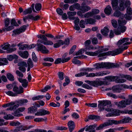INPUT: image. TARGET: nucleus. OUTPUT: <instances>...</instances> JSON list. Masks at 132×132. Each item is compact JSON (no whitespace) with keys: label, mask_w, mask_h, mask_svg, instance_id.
<instances>
[{"label":"nucleus","mask_w":132,"mask_h":132,"mask_svg":"<svg viewBox=\"0 0 132 132\" xmlns=\"http://www.w3.org/2000/svg\"><path fill=\"white\" fill-rule=\"evenodd\" d=\"M94 67H95V69H99L106 68H117L119 67V65L117 63H98L94 65Z\"/></svg>","instance_id":"nucleus-1"},{"label":"nucleus","mask_w":132,"mask_h":132,"mask_svg":"<svg viewBox=\"0 0 132 132\" xmlns=\"http://www.w3.org/2000/svg\"><path fill=\"white\" fill-rule=\"evenodd\" d=\"M121 123V121H117L113 120H110L108 122H106L100 125L98 127H96V130H99L102 129L106 127L112 125L113 124L117 125Z\"/></svg>","instance_id":"nucleus-2"},{"label":"nucleus","mask_w":132,"mask_h":132,"mask_svg":"<svg viewBox=\"0 0 132 132\" xmlns=\"http://www.w3.org/2000/svg\"><path fill=\"white\" fill-rule=\"evenodd\" d=\"M131 103H132V95H129V96L128 99L118 102H117L115 104L119 107L123 108L125 107L126 105H130Z\"/></svg>","instance_id":"nucleus-3"},{"label":"nucleus","mask_w":132,"mask_h":132,"mask_svg":"<svg viewBox=\"0 0 132 132\" xmlns=\"http://www.w3.org/2000/svg\"><path fill=\"white\" fill-rule=\"evenodd\" d=\"M70 40L69 38L65 39L64 41L61 40H59L57 41V43L54 44L53 45V47L55 48L59 47L61 45L64 44L68 45L69 43Z\"/></svg>","instance_id":"nucleus-4"},{"label":"nucleus","mask_w":132,"mask_h":132,"mask_svg":"<svg viewBox=\"0 0 132 132\" xmlns=\"http://www.w3.org/2000/svg\"><path fill=\"white\" fill-rule=\"evenodd\" d=\"M85 82L91 86L96 87L98 86H101L103 84V82L101 81L97 80L91 81L86 80L85 81Z\"/></svg>","instance_id":"nucleus-5"},{"label":"nucleus","mask_w":132,"mask_h":132,"mask_svg":"<svg viewBox=\"0 0 132 132\" xmlns=\"http://www.w3.org/2000/svg\"><path fill=\"white\" fill-rule=\"evenodd\" d=\"M129 39V38H124L122 39L119 40L117 43V45L118 46V47H121V45L125 42H126L123 44V45L124 46L130 44L131 43V42H127L128 41Z\"/></svg>","instance_id":"nucleus-6"},{"label":"nucleus","mask_w":132,"mask_h":132,"mask_svg":"<svg viewBox=\"0 0 132 132\" xmlns=\"http://www.w3.org/2000/svg\"><path fill=\"white\" fill-rule=\"evenodd\" d=\"M37 50L41 52V53L44 54L48 53L49 51L46 47L40 43L37 44Z\"/></svg>","instance_id":"nucleus-7"},{"label":"nucleus","mask_w":132,"mask_h":132,"mask_svg":"<svg viewBox=\"0 0 132 132\" xmlns=\"http://www.w3.org/2000/svg\"><path fill=\"white\" fill-rule=\"evenodd\" d=\"M99 104L98 105V107L101 110L105 109L104 106L110 104L111 103L110 101H98Z\"/></svg>","instance_id":"nucleus-8"},{"label":"nucleus","mask_w":132,"mask_h":132,"mask_svg":"<svg viewBox=\"0 0 132 132\" xmlns=\"http://www.w3.org/2000/svg\"><path fill=\"white\" fill-rule=\"evenodd\" d=\"M23 88L21 86L19 87L15 85L13 87V90L16 94H20L23 93Z\"/></svg>","instance_id":"nucleus-9"},{"label":"nucleus","mask_w":132,"mask_h":132,"mask_svg":"<svg viewBox=\"0 0 132 132\" xmlns=\"http://www.w3.org/2000/svg\"><path fill=\"white\" fill-rule=\"evenodd\" d=\"M117 55L116 53V51H109L106 52L101 53L98 55V57L103 56L106 55H111L114 56Z\"/></svg>","instance_id":"nucleus-10"},{"label":"nucleus","mask_w":132,"mask_h":132,"mask_svg":"<svg viewBox=\"0 0 132 132\" xmlns=\"http://www.w3.org/2000/svg\"><path fill=\"white\" fill-rule=\"evenodd\" d=\"M50 114V112L48 111L45 110L44 109H42L40 110L39 111L35 113V115L37 116H42L46 114Z\"/></svg>","instance_id":"nucleus-11"},{"label":"nucleus","mask_w":132,"mask_h":132,"mask_svg":"<svg viewBox=\"0 0 132 132\" xmlns=\"http://www.w3.org/2000/svg\"><path fill=\"white\" fill-rule=\"evenodd\" d=\"M114 111H112L113 114V116H116L120 115V113H128V110L121 111L120 110H115L114 109Z\"/></svg>","instance_id":"nucleus-12"},{"label":"nucleus","mask_w":132,"mask_h":132,"mask_svg":"<svg viewBox=\"0 0 132 132\" xmlns=\"http://www.w3.org/2000/svg\"><path fill=\"white\" fill-rule=\"evenodd\" d=\"M68 125L69 131L70 132H72L75 128L74 122L72 121H70L68 122Z\"/></svg>","instance_id":"nucleus-13"},{"label":"nucleus","mask_w":132,"mask_h":132,"mask_svg":"<svg viewBox=\"0 0 132 132\" xmlns=\"http://www.w3.org/2000/svg\"><path fill=\"white\" fill-rule=\"evenodd\" d=\"M97 126V125L96 124H95L92 125H91L87 127L85 131H89V132H95V130L94 129Z\"/></svg>","instance_id":"nucleus-14"},{"label":"nucleus","mask_w":132,"mask_h":132,"mask_svg":"<svg viewBox=\"0 0 132 132\" xmlns=\"http://www.w3.org/2000/svg\"><path fill=\"white\" fill-rule=\"evenodd\" d=\"M110 31L109 29L107 27H104L101 31V32L104 36L106 37L108 35V33Z\"/></svg>","instance_id":"nucleus-15"},{"label":"nucleus","mask_w":132,"mask_h":132,"mask_svg":"<svg viewBox=\"0 0 132 132\" xmlns=\"http://www.w3.org/2000/svg\"><path fill=\"white\" fill-rule=\"evenodd\" d=\"M19 81L22 83V86L24 87H26L28 85V82L26 79H23L21 78H18Z\"/></svg>","instance_id":"nucleus-16"},{"label":"nucleus","mask_w":132,"mask_h":132,"mask_svg":"<svg viewBox=\"0 0 132 132\" xmlns=\"http://www.w3.org/2000/svg\"><path fill=\"white\" fill-rule=\"evenodd\" d=\"M112 89L113 91L114 92L119 93L121 92L122 90V89L120 86L116 85L112 87Z\"/></svg>","instance_id":"nucleus-17"},{"label":"nucleus","mask_w":132,"mask_h":132,"mask_svg":"<svg viewBox=\"0 0 132 132\" xmlns=\"http://www.w3.org/2000/svg\"><path fill=\"white\" fill-rule=\"evenodd\" d=\"M89 119L93 120L95 119L96 121L100 120V116L95 115H90L88 117Z\"/></svg>","instance_id":"nucleus-18"},{"label":"nucleus","mask_w":132,"mask_h":132,"mask_svg":"<svg viewBox=\"0 0 132 132\" xmlns=\"http://www.w3.org/2000/svg\"><path fill=\"white\" fill-rule=\"evenodd\" d=\"M108 74V73L106 72L100 71L94 73V77H99L103 76Z\"/></svg>","instance_id":"nucleus-19"},{"label":"nucleus","mask_w":132,"mask_h":132,"mask_svg":"<svg viewBox=\"0 0 132 132\" xmlns=\"http://www.w3.org/2000/svg\"><path fill=\"white\" fill-rule=\"evenodd\" d=\"M112 8L109 5L107 6L104 10V12L105 14L108 15H110L112 11Z\"/></svg>","instance_id":"nucleus-20"},{"label":"nucleus","mask_w":132,"mask_h":132,"mask_svg":"<svg viewBox=\"0 0 132 132\" xmlns=\"http://www.w3.org/2000/svg\"><path fill=\"white\" fill-rule=\"evenodd\" d=\"M19 54L21 57L26 59L27 58L28 56V53L27 51H25L23 52H20Z\"/></svg>","instance_id":"nucleus-21"},{"label":"nucleus","mask_w":132,"mask_h":132,"mask_svg":"<svg viewBox=\"0 0 132 132\" xmlns=\"http://www.w3.org/2000/svg\"><path fill=\"white\" fill-rule=\"evenodd\" d=\"M100 52L96 51L94 52H86V54L87 55L91 56H96L99 54Z\"/></svg>","instance_id":"nucleus-22"},{"label":"nucleus","mask_w":132,"mask_h":132,"mask_svg":"<svg viewBox=\"0 0 132 132\" xmlns=\"http://www.w3.org/2000/svg\"><path fill=\"white\" fill-rule=\"evenodd\" d=\"M37 110V108L35 106H33L29 107L28 108V113H34Z\"/></svg>","instance_id":"nucleus-23"},{"label":"nucleus","mask_w":132,"mask_h":132,"mask_svg":"<svg viewBox=\"0 0 132 132\" xmlns=\"http://www.w3.org/2000/svg\"><path fill=\"white\" fill-rule=\"evenodd\" d=\"M117 76H108L105 77V78L110 81H115L117 79Z\"/></svg>","instance_id":"nucleus-24"},{"label":"nucleus","mask_w":132,"mask_h":132,"mask_svg":"<svg viewBox=\"0 0 132 132\" xmlns=\"http://www.w3.org/2000/svg\"><path fill=\"white\" fill-rule=\"evenodd\" d=\"M80 10L83 12L88 11L90 9V8L88 6H82L80 7Z\"/></svg>","instance_id":"nucleus-25"},{"label":"nucleus","mask_w":132,"mask_h":132,"mask_svg":"<svg viewBox=\"0 0 132 132\" xmlns=\"http://www.w3.org/2000/svg\"><path fill=\"white\" fill-rule=\"evenodd\" d=\"M28 100L26 99H23L19 100L17 101V103L20 105L24 104L28 102Z\"/></svg>","instance_id":"nucleus-26"},{"label":"nucleus","mask_w":132,"mask_h":132,"mask_svg":"<svg viewBox=\"0 0 132 132\" xmlns=\"http://www.w3.org/2000/svg\"><path fill=\"white\" fill-rule=\"evenodd\" d=\"M9 124L11 126H20L21 125V123L18 121H13L10 122Z\"/></svg>","instance_id":"nucleus-27"},{"label":"nucleus","mask_w":132,"mask_h":132,"mask_svg":"<svg viewBox=\"0 0 132 132\" xmlns=\"http://www.w3.org/2000/svg\"><path fill=\"white\" fill-rule=\"evenodd\" d=\"M112 4L113 10L117 9V8L118 4L117 0H113L112 2Z\"/></svg>","instance_id":"nucleus-28"},{"label":"nucleus","mask_w":132,"mask_h":132,"mask_svg":"<svg viewBox=\"0 0 132 132\" xmlns=\"http://www.w3.org/2000/svg\"><path fill=\"white\" fill-rule=\"evenodd\" d=\"M86 21V24H93L95 23L96 22L94 19L92 18L87 19Z\"/></svg>","instance_id":"nucleus-29"},{"label":"nucleus","mask_w":132,"mask_h":132,"mask_svg":"<svg viewBox=\"0 0 132 132\" xmlns=\"http://www.w3.org/2000/svg\"><path fill=\"white\" fill-rule=\"evenodd\" d=\"M6 76L9 80L11 81H13L14 80V78L13 76L11 73H8Z\"/></svg>","instance_id":"nucleus-30"},{"label":"nucleus","mask_w":132,"mask_h":132,"mask_svg":"<svg viewBox=\"0 0 132 132\" xmlns=\"http://www.w3.org/2000/svg\"><path fill=\"white\" fill-rule=\"evenodd\" d=\"M131 120V118L127 117L120 120L121 123H125L129 122V121Z\"/></svg>","instance_id":"nucleus-31"},{"label":"nucleus","mask_w":132,"mask_h":132,"mask_svg":"<svg viewBox=\"0 0 132 132\" xmlns=\"http://www.w3.org/2000/svg\"><path fill=\"white\" fill-rule=\"evenodd\" d=\"M47 120V118L46 117H45L44 119L42 118H36L34 119V121L36 122H40L43 121H46Z\"/></svg>","instance_id":"nucleus-32"},{"label":"nucleus","mask_w":132,"mask_h":132,"mask_svg":"<svg viewBox=\"0 0 132 132\" xmlns=\"http://www.w3.org/2000/svg\"><path fill=\"white\" fill-rule=\"evenodd\" d=\"M27 64L28 66L30 67L31 68H32L34 66L33 63L30 58L28 59L27 62Z\"/></svg>","instance_id":"nucleus-33"},{"label":"nucleus","mask_w":132,"mask_h":132,"mask_svg":"<svg viewBox=\"0 0 132 132\" xmlns=\"http://www.w3.org/2000/svg\"><path fill=\"white\" fill-rule=\"evenodd\" d=\"M37 37L38 38H40L44 41H46L47 40V38L44 35L40 34L38 35Z\"/></svg>","instance_id":"nucleus-34"},{"label":"nucleus","mask_w":132,"mask_h":132,"mask_svg":"<svg viewBox=\"0 0 132 132\" xmlns=\"http://www.w3.org/2000/svg\"><path fill=\"white\" fill-rule=\"evenodd\" d=\"M118 23L119 24L118 26H123L124 25L126 24V21L125 20H118Z\"/></svg>","instance_id":"nucleus-35"},{"label":"nucleus","mask_w":132,"mask_h":132,"mask_svg":"<svg viewBox=\"0 0 132 132\" xmlns=\"http://www.w3.org/2000/svg\"><path fill=\"white\" fill-rule=\"evenodd\" d=\"M4 63H8L7 60L6 58H1V65H4L5 64Z\"/></svg>","instance_id":"nucleus-36"},{"label":"nucleus","mask_w":132,"mask_h":132,"mask_svg":"<svg viewBox=\"0 0 132 132\" xmlns=\"http://www.w3.org/2000/svg\"><path fill=\"white\" fill-rule=\"evenodd\" d=\"M32 12V10L31 8L30 7L29 8L26 9L24 10L23 12V14L24 15H26L28 14H29L31 13Z\"/></svg>","instance_id":"nucleus-37"},{"label":"nucleus","mask_w":132,"mask_h":132,"mask_svg":"<svg viewBox=\"0 0 132 132\" xmlns=\"http://www.w3.org/2000/svg\"><path fill=\"white\" fill-rule=\"evenodd\" d=\"M23 128L22 127V126H19L17 127L16 128L14 129L13 131L14 132H20L21 131L23 130Z\"/></svg>","instance_id":"nucleus-38"},{"label":"nucleus","mask_w":132,"mask_h":132,"mask_svg":"<svg viewBox=\"0 0 132 132\" xmlns=\"http://www.w3.org/2000/svg\"><path fill=\"white\" fill-rule=\"evenodd\" d=\"M10 46L9 44H6V43H4L3 45H2L1 46V47H2V49L6 50L9 48Z\"/></svg>","instance_id":"nucleus-39"},{"label":"nucleus","mask_w":132,"mask_h":132,"mask_svg":"<svg viewBox=\"0 0 132 132\" xmlns=\"http://www.w3.org/2000/svg\"><path fill=\"white\" fill-rule=\"evenodd\" d=\"M111 22L113 27L115 28L118 27V23L116 20L113 19L111 20Z\"/></svg>","instance_id":"nucleus-40"},{"label":"nucleus","mask_w":132,"mask_h":132,"mask_svg":"<svg viewBox=\"0 0 132 132\" xmlns=\"http://www.w3.org/2000/svg\"><path fill=\"white\" fill-rule=\"evenodd\" d=\"M3 118L5 119L8 120L9 119H13L14 117L10 114H6V116H4Z\"/></svg>","instance_id":"nucleus-41"},{"label":"nucleus","mask_w":132,"mask_h":132,"mask_svg":"<svg viewBox=\"0 0 132 132\" xmlns=\"http://www.w3.org/2000/svg\"><path fill=\"white\" fill-rule=\"evenodd\" d=\"M18 58V56L16 55H15L14 56L12 55H10L8 57L7 59L11 61L12 60L14 59V58H15L16 59H17Z\"/></svg>","instance_id":"nucleus-42"},{"label":"nucleus","mask_w":132,"mask_h":132,"mask_svg":"<svg viewBox=\"0 0 132 132\" xmlns=\"http://www.w3.org/2000/svg\"><path fill=\"white\" fill-rule=\"evenodd\" d=\"M42 7L41 5L40 4L38 3L36 4L35 5V8L37 11L40 10Z\"/></svg>","instance_id":"nucleus-43"},{"label":"nucleus","mask_w":132,"mask_h":132,"mask_svg":"<svg viewBox=\"0 0 132 132\" xmlns=\"http://www.w3.org/2000/svg\"><path fill=\"white\" fill-rule=\"evenodd\" d=\"M58 75L59 79L60 80H62L64 79V73L63 72H59L58 73Z\"/></svg>","instance_id":"nucleus-44"},{"label":"nucleus","mask_w":132,"mask_h":132,"mask_svg":"<svg viewBox=\"0 0 132 132\" xmlns=\"http://www.w3.org/2000/svg\"><path fill=\"white\" fill-rule=\"evenodd\" d=\"M118 29H119V30L121 31V32H125L126 29V27L124 26H120V27L118 26Z\"/></svg>","instance_id":"nucleus-45"},{"label":"nucleus","mask_w":132,"mask_h":132,"mask_svg":"<svg viewBox=\"0 0 132 132\" xmlns=\"http://www.w3.org/2000/svg\"><path fill=\"white\" fill-rule=\"evenodd\" d=\"M32 15H29L26 16H25L23 18V20L24 22H26V20L28 19H31L32 20Z\"/></svg>","instance_id":"nucleus-46"},{"label":"nucleus","mask_w":132,"mask_h":132,"mask_svg":"<svg viewBox=\"0 0 132 132\" xmlns=\"http://www.w3.org/2000/svg\"><path fill=\"white\" fill-rule=\"evenodd\" d=\"M121 15V13L118 10H116L113 13V15L116 17H118Z\"/></svg>","instance_id":"nucleus-47"},{"label":"nucleus","mask_w":132,"mask_h":132,"mask_svg":"<svg viewBox=\"0 0 132 132\" xmlns=\"http://www.w3.org/2000/svg\"><path fill=\"white\" fill-rule=\"evenodd\" d=\"M5 27H8L10 24V21L8 18H6L5 20Z\"/></svg>","instance_id":"nucleus-48"},{"label":"nucleus","mask_w":132,"mask_h":132,"mask_svg":"<svg viewBox=\"0 0 132 132\" xmlns=\"http://www.w3.org/2000/svg\"><path fill=\"white\" fill-rule=\"evenodd\" d=\"M93 16V15L92 12H89L84 14V16L85 18H88Z\"/></svg>","instance_id":"nucleus-49"},{"label":"nucleus","mask_w":132,"mask_h":132,"mask_svg":"<svg viewBox=\"0 0 132 132\" xmlns=\"http://www.w3.org/2000/svg\"><path fill=\"white\" fill-rule=\"evenodd\" d=\"M11 25L14 26H18V24H17L15 20L14 19H12L11 21Z\"/></svg>","instance_id":"nucleus-50"},{"label":"nucleus","mask_w":132,"mask_h":132,"mask_svg":"<svg viewBox=\"0 0 132 132\" xmlns=\"http://www.w3.org/2000/svg\"><path fill=\"white\" fill-rule=\"evenodd\" d=\"M79 26L82 28H84L85 27V22L84 20H81L79 23Z\"/></svg>","instance_id":"nucleus-51"},{"label":"nucleus","mask_w":132,"mask_h":132,"mask_svg":"<svg viewBox=\"0 0 132 132\" xmlns=\"http://www.w3.org/2000/svg\"><path fill=\"white\" fill-rule=\"evenodd\" d=\"M51 88V87L50 86H47L44 87V89L41 90V91L42 92H45L48 90V89H50Z\"/></svg>","instance_id":"nucleus-52"},{"label":"nucleus","mask_w":132,"mask_h":132,"mask_svg":"<svg viewBox=\"0 0 132 132\" xmlns=\"http://www.w3.org/2000/svg\"><path fill=\"white\" fill-rule=\"evenodd\" d=\"M19 113L20 112H16V110L14 113H13L12 114L14 116L17 117H19L23 116V114H22L20 113Z\"/></svg>","instance_id":"nucleus-53"},{"label":"nucleus","mask_w":132,"mask_h":132,"mask_svg":"<svg viewBox=\"0 0 132 132\" xmlns=\"http://www.w3.org/2000/svg\"><path fill=\"white\" fill-rule=\"evenodd\" d=\"M92 44L94 45L97 44L98 43V41L97 38L96 37H94L92 40Z\"/></svg>","instance_id":"nucleus-54"},{"label":"nucleus","mask_w":132,"mask_h":132,"mask_svg":"<svg viewBox=\"0 0 132 132\" xmlns=\"http://www.w3.org/2000/svg\"><path fill=\"white\" fill-rule=\"evenodd\" d=\"M116 53L117 55L121 53L123 51L122 48H120L116 49Z\"/></svg>","instance_id":"nucleus-55"},{"label":"nucleus","mask_w":132,"mask_h":132,"mask_svg":"<svg viewBox=\"0 0 132 132\" xmlns=\"http://www.w3.org/2000/svg\"><path fill=\"white\" fill-rule=\"evenodd\" d=\"M15 103L13 102H11L10 103L4 104L2 105V107H6L10 106L11 105H14Z\"/></svg>","instance_id":"nucleus-56"},{"label":"nucleus","mask_w":132,"mask_h":132,"mask_svg":"<svg viewBox=\"0 0 132 132\" xmlns=\"http://www.w3.org/2000/svg\"><path fill=\"white\" fill-rule=\"evenodd\" d=\"M15 73L19 77L21 78H22L23 77V74L19 71L18 70H16Z\"/></svg>","instance_id":"nucleus-57"},{"label":"nucleus","mask_w":132,"mask_h":132,"mask_svg":"<svg viewBox=\"0 0 132 132\" xmlns=\"http://www.w3.org/2000/svg\"><path fill=\"white\" fill-rule=\"evenodd\" d=\"M86 72H82L75 75L76 77H80L86 75Z\"/></svg>","instance_id":"nucleus-58"},{"label":"nucleus","mask_w":132,"mask_h":132,"mask_svg":"<svg viewBox=\"0 0 132 132\" xmlns=\"http://www.w3.org/2000/svg\"><path fill=\"white\" fill-rule=\"evenodd\" d=\"M76 47V45L73 46L70 49L69 52V54L70 55L71 54L74 52Z\"/></svg>","instance_id":"nucleus-59"},{"label":"nucleus","mask_w":132,"mask_h":132,"mask_svg":"<svg viewBox=\"0 0 132 132\" xmlns=\"http://www.w3.org/2000/svg\"><path fill=\"white\" fill-rule=\"evenodd\" d=\"M127 13L128 15H131L132 14V9L130 7H128L127 10Z\"/></svg>","instance_id":"nucleus-60"},{"label":"nucleus","mask_w":132,"mask_h":132,"mask_svg":"<svg viewBox=\"0 0 132 132\" xmlns=\"http://www.w3.org/2000/svg\"><path fill=\"white\" fill-rule=\"evenodd\" d=\"M18 65L20 66H23L26 67H27V64L24 61L21 62L19 63H18Z\"/></svg>","instance_id":"nucleus-61"},{"label":"nucleus","mask_w":132,"mask_h":132,"mask_svg":"<svg viewBox=\"0 0 132 132\" xmlns=\"http://www.w3.org/2000/svg\"><path fill=\"white\" fill-rule=\"evenodd\" d=\"M71 59L70 57H68L66 58H64V57L62 58V59L61 62L63 63H64L66 62H68V61H69Z\"/></svg>","instance_id":"nucleus-62"},{"label":"nucleus","mask_w":132,"mask_h":132,"mask_svg":"<svg viewBox=\"0 0 132 132\" xmlns=\"http://www.w3.org/2000/svg\"><path fill=\"white\" fill-rule=\"evenodd\" d=\"M100 12L99 10L96 9H94L92 10V12L93 15L94 14L98 13Z\"/></svg>","instance_id":"nucleus-63"},{"label":"nucleus","mask_w":132,"mask_h":132,"mask_svg":"<svg viewBox=\"0 0 132 132\" xmlns=\"http://www.w3.org/2000/svg\"><path fill=\"white\" fill-rule=\"evenodd\" d=\"M6 93L7 95L11 96H16L15 93L11 91H9L7 92Z\"/></svg>","instance_id":"nucleus-64"}]
</instances>
